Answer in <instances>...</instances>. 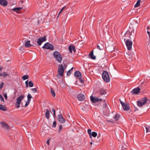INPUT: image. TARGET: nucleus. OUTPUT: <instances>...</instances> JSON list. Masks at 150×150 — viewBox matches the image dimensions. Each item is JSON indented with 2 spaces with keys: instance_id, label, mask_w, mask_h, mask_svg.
<instances>
[{
  "instance_id": "obj_27",
  "label": "nucleus",
  "mask_w": 150,
  "mask_h": 150,
  "mask_svg": "<svg viewBox=\"0 0 150 150\" xmlns=\"http://www.w3.org/2000/svg\"><path fill=\"white\" fill-rule=\"evenodd\" d=\"M141 2V0H137V1L136 3L134 5L135 7H138L140 6V2Z\"/></svg>"
},
{
  "instance_id": "obj_30",
  "label": "nucleus",
  "mask_w": 150,
  "mask_h": 150,
  "mask_svg": "<svg viewBox=\"0 0 150 150\" xmlns=\"http://www.w3.org/2000/svg\"><path fill=\"white\" fill-rule=\"evenodd\" d=\"M119 115L117 114H116L114 116L113 118L115 119V120H117L119 119Z\"/></svg>"
},
{
  "instance_id": "obj_9",
  "label": "nucleus",
  "mask_w": 150,
  "mask_h": 150,
  "mask_svg": "<svg viewBox=\"0 0 150 150\" xmlns=\"http://www.w3.org/2000/svg\"><path fill=\"white\" fill-rule=\"evenodd\" d=\"M57 118L58 121L61 123H64L65 122V119L61 115H58L57 117Z\"/></svg>"
},
{
  "instance_id": "obj_7",
  "label": "nucleus",
  "mask_w": 150,
  "mask_h": 150,
  "mask_svg": "<svg viewBox=\"0 0 150 150\" xmlns=\"http://www.w3.org/2000/svg\"><path fill=\"white\" fill-rule=\"evenodd\" d=\"M25 6L24 5H21V7H17L16 8H14L12 9L11 10L12 11H13L14 12H16L17 13H20V11L22 9L23 7Z\"/></svg>"
},
{
  "instance_id": "obj_1",
  "label": "nucleus",
  "mask_w": 150,
  "mask_h": 150,
  "mask_svg": "<svg viewBox=\"0 0 150 150\" xmlns=\"http://www.w3.org/2000/svg\"><path fill=\"white\" fill-rule=\"evenodd\" d=\"M53 55L57 61L59 63H61L62 57L60 53L57 51H55L53 53Z\"/></svg>"
},
{
  "instance_id": "obj_59",
  "label": "nucleus",
  "mask_w": 150,
  "mask_h": 150,
  "mask_svg": "<svg viewBox=\"0 0 150 150\" xmlns=\"http://www.w3.org/2000/svg\"><path fill=\"white\" fill-rule=\"evenodd\" d=\"M64 67H66L67 66V65L66 64H64Z\"/></svg>"
},
{
  "instance_id": "obj_12",
  "label": "nucleus",
  "mask_w": 150,
  "mask_h": 150,
  "mask_svg": "<svg viewBox=\"0 0 150 150\" xmlns=\"http://www.w3.org/2000/svg\"><path fill=\"white\" fill-rule=\"evenodd\" d=\"M77 98L79 100L83 101L85 99V96L83 94L80 93L78 95Z\"/></svg>"
},
{
  "instance_id": "obj_38",
  "label": "nucleus",
  "mask_w": 150,
  "mask_h": 150,
  "mask_svg": "<svg viewBox=\"0 0 150 150\" xmlns=\"http://www.w3.org/2000/svg\"><path fill=\"white\" fill-rule=\"evenodd\" d=\"M57 125V122L56 121H54L53 122L52 127L55 128L56 127Z\"/></svg>"
},
{
  "instance_id": "obj_43",
  "label": "nucleus",
  "mask_w": 150,
  "mask_h": 150,
  "mask_svg": "<svg viewBox=\"0 0 150 150\" xmlns=\"http://www.w3.org/2000/svg\"><path fill=\"white\" fill-rule=\"evenodd\" d=\"M81 77H80L79 78V79L80 80V83H84V81L81 79Z\"/></svg>"
},
{
  "instance_id": "obj_46",
  "label": "nucleus",
  "mask_w": 150,
  "mask_h": 150,
  "mask_svg": "<svg viewBox=\"0 0 150 150\" xmlns=\"http://www.w3.org/2000/svg\"><path fill=\"white\" fill-rule=\"evenodd\" d=\"M4 85V83L3 82L2 83L0 84V89H1L3 87Z\"/></svg>"
},
{
  "instance_id": "obj_51",
  "label": "nucleus",
  "mask_w": 150,
  "mask_h": 150,
  "mask_svg": "<svg viewBox=\"0 0 150 150\" xmlns=\"http://www.w3.org/2000/svg\"><path fill=\"white\" fill-rule=\"evenodd\" d=\"M120 103L121 104L122 106L125 103H124L122 101H121V100H120Z\"/></svg>"
},
{
  "instance_id": "obj_17",
  "label": "nucleus",
  "mask_w": 150,
  "mask_h": 150,
  "mask_svg": "<svg viewBox=\"0 0 150 150\" xmlns=\"http://www.w3.org/2000/svg\"><path fill=\"white\" fill-rule=\"evenodd\" d=\"M69 50L70 53H71L73 50L74 52H76L75 47L72 45H70L69 47Z\"/></svg>"
},
{
  "instance_id": "obj_29",
  "label": "nucleus",
  "mask_w": 150,
  "mask_h": 150,
  "mask_svg": "<svg viewBox=\"0 0 150 150\" xmlns=\"http://www.w3.org/2000/svg\"><path fill=\"white\" fill-rule=\"evenodd\" d=\"M51 92L53 97L55 96V93L54 90L52 88H51Z\"/></svg>"
},
{
  "instance_id": "obj_40",
  "label": "nucleus",
  "mask_w": 150,
  "mask_h": 150,
  "mask_svg": "<svg viewBox=\"0 0 150 150\" xmlns=\"http://www.w3.org/2000/svg\"><path fill=\"white\" fill-rule=\"evenodd\" d=\"M30 101H28V100H27V101L26 102V103L25 105V107H26L30 103Z\"/></svg>"
},
{
  "instance_id": "obj_24",
  "label": "nucleus",
  "mask_w": 150,
  "mask_h": 150,
  "mask_svg": "<svg viewBox=\"0 0 150 150\" xmlns=\"http://www.w3.org/2000/svg\"><path fill=\"white\" fill-rule=\"evenodd\" d=\"M130 31L129 30H127L125 33V37L129 36V38L131 39V38L130 37Z\"/></svg>"
},
{
  "instance_id": "obj_3",
  "label": "nucleus",
  "mask_w": 150,
  "mask_h": 150,
  "mask_svg": "<svg viewBox=\"0 0 150 150\" xmlns=\"http://www.w3.org/2000/svg\"><path fill=\"white\" fill-rule=\"evenodd\" d=\"M65 68H64L62 64L59 65L58 66V73L59 75L62 76L63 75L64 72Z\"/></svg>"
},
{
  "instance_id": "obj_58",
  "label": "nucleus",
  "mask_w": 150,
  "mask_h": 150,
  "mask_svg": "<svg viewBox=\"0 0 150 150\" xmlns=\"http://www.w3.org/2000/svg\"><path fill=\"white\" fill-rule=\"evenodd\" d=\"M150 29V28L149 27H147L146 28V29L147 30H149Z\"/></svg>"
},
{
  "instance_id": "obj_21",
  "label": "nucleus",
  "mask_w": 150,
  "mask_h": 150,
  "mask_svg": "<svg viewBox=\"0 0 150 150\" xmlns=\"http://www.w3.org/2000/svg\"><path fill=\"white\" fill-rule=\"evenodd\" d=\"M30 42L29 40L25 42V45L26 47H29L33 46L32 45L30 44Z\"/></svg>"
},
{
  "instance_id": "obj_53",
  "label": "nucleus",
  "mask_w": 150,
  "mask_h": 150,
  "mask_svg": "<svg viewBox=\"0 0 150 150\" xmlns=\"http://www.w3.org/2000/svg\"><path fill=\"white\" fill-rule=\"evenodd\" d=\"M131 33H132L133 34H134V29L132 30L131 31Z\"/></svg>"
},
{
  "instance_id": "obj_36",
  "label": "nucleus",
  "mask_w": 150,
  "mask_h": 150,
  "mask_svg": "<svg viewBox=\"0 0 150 150\" xmlns=\"http://www.w3.org/2000/svg\"><path fill=\"white\" fill-rule=\"evenodd\" d=\"M88 132L90 138H91V130L90 129H88Z\"/></svg>"
},
{
  "instance_id": "obj_61",
  "label": "nucleus",
  "mask_w": 150,
  "mask_h": 150,
  "mask_svg": "<svg viewBox=\"0 0 150 150\" xmlns=\"http://www.w3.org/2000/svg\"><path fill=\"white\" fill-rule=\"evenodd\" d=\"M26 87H28V84H26Z\"/></svg>"
},
{
  "instance_id": "obj_8",
  "label": "nucleus",
  "mask_w": 150,
  "mask_h": 150,
  "mask_svg": "<svg viewBox=\"0 0 150 150\" xmlns=\"http://www.w3.org/2000/svg\"><path fill=\"white\" fill-rule=\"evenodd\" d=\"M99 95H103L106 94L107 93V91L106 89L103 88L100 89L98 92Z\"/></svg>"
},
{
  "instance_id": "obj_10",
  "label": "nucleus",
  "mask_w": 150,
  "mask_h": 150,
  "mask_svg": "<svg viewBox=\"0 0 150 150\" xmlns=\"http://www.w3.org/2000/svg\"><path fill=\"white\" fill-rule=\"evenodd\" d=\"M140 91V89L139 87H137L133 89L131 93L133 94H137L139 93Z\"/></svg>"
},
{
  "instance_id": "obj_16",
  "label": "nucleus",
  "mask_w": 150,
  "mask_h": 150,
  "mask_svg": "<svg viewBox=\"0 0 150 150\" xmlns=\"http://www.w3.org/2000/svg\"><path fill=\"white\" fill-rule=\"evenodd\" d=\"M8 2L6 0H0V5L3 6H5L7 5Z\"/></svg>"
},
{
  "instance_id": "obj_6",
  "label": "nucleus",
  "mask_w": 150,
  "mask_h": 150,
  "mask_svg": "<svg viewBox=\"0 0 150 150\" xmlns=\"http://www.w3.org/2000/svg\"><path fill=\"white\" fill-rule=\"evenodd\" d=\"M46 37L45 36H44V37H40V38H39L38 40L37 41V43H38V44L39 45H40L44 41H46Z\"/></svg>"
},
{
  "instance_id": "obj_37",
  "label": "nucleus",
  "mask_w": 150,
  "mask_h": 150,
  "mask_svg": "<svg viewBox=\"0 0 150 150\" xmlns=\"http://www.w3.org/2000/svg\"><path fill=\"white\" fill-rule=\"evenodd\" d=\"M146 133L150 132V127H146Z\"/></svg>"
},
{
  "instance_id": "obj_28",
  "label": "nucleus",
  "mask_w": 150,
  "mask_h": 150,
  "mask_svg": "<svg viewBox=\"0 0 150 150\" xmlns=\"http://www.w3.org/2000/svg\"><path fill=\"white\" fill-rule=\"evenodd\" d=\"M73 69V67H72L67 71V76H69L71 75Z\"/></svg>"
},
{
  "instance_id": "obj_31",
  "label": "nucleus",
  "mask_w": 150,
  "mask_h": 150,
  "mask_svg": "<svg viewBox=\"0 0 150 150\" xmlns=\"http://www.w3.org/2000/svg\"><path fill=\"white\" fill-rule=\"evenodd\" d=\"M97 134L96 132H92L91 134V136L95 137L97 136Z\"/></svg>"
},
{
  "instance_id": "obj_62",
  "label": "nucleus",
  "mask_w": 150,
  "mask_h": 150,
  "mask_svg": "<svg viewBox=\"0 0 150 150\" xmlns=\"http://www.w3.org/2000/svg\"><path fill=\"white\" fill-rule=\"evenodd\" d=\"M90 144H91V145H92V144H93L92 142H90Z\"/></svg>"
},
{
  "instance_id": "obj_15",
  "label": "nucleus",
  "mask_w": 150,
  "mask_h": 150,
  "mask_svg": "<svg viewBox=\"0 0 150 150\" xmlns=\"http://www.w3.org/2000/svg\"><path fill=\"white\" fill-rule=\"evenodd\" d=\"M0 124L1 125L2 127L6 129H9V128L10 126L4 122H0Z\"/></svg>"
},
{
  "instance_id": "obj_45",
  "label": "nucleus",
  "mask_w": 150,
  "mask_h": 150,
  "mask_svg": "<svg viewBox=\"0 0 150 150\" xmlns=\"http://www.w3.org/2000/svg\"><path fill=\"white\" fill-rule=\"evenodd\" d=\"M8 75V74H7L5 72H3V76L4 77Z\"/></svg>"
},
{
  "instance_id": "obj_54",
  "label": "nucleus",
  "mask_w": 150,
  "mask_h": 150,
  "mask_svg": "<svg viewBox=\"0 0 150 150\" xmlns=\"http://www.w3.org/2000/svg\"><path fill=\"white\" fill-rule=\"evenodd\" d=\"M25 83L26 84H28V80H27L26 81H25Z\"/></svg>"
},
{
  "instance_id": "obj_55",
  "label": "nucleus",
  "mask_w": 150,
  "mask_h": 150,
  "mask_svg": "<svg viewBox=\"0 0 150 150\" xmlns=\"http://www.w3.org/2000/svg\"><path fill=\"white\" fill-rule=\"evenodd\" d=\"M147 32L148 34L149 35H150V32L149 31H147Z\"/></svg>"
},
{
  "instance_id": "obj_2",
  "label": "nucleus",
  "mask_w": 150,
  "mask_h": 150,
  "mask_svg": "<svg viewBox=\"0 0 150 150\" xmlns=\"http://www.w3.org/2000/svg\"><path fill=\"white\" fill-rule=\"evenodd\" d=\"M102 77L103 80L106 82H109L110 78L108 72L106 71H103L102 74Z\"/></svg>"
},
{
  "instance_id": "obj_18",
  "label": "nucleus",
  "mask_w": 150,
  "mask_h": 150,
  "mask_svg": "<svg viewBox=\"0 0 150 150\" xmlns=\"http://www.w3.org/2000/svg\"><path fill=\"white\" fill-rule=\"evenodd\" d=\"M25 96L23 95H22L18 97L16 99V102L18 103H21V100L24 98Z\"/></svg>"
},
{
  "instance_id": "obj_50",
  "label": "nucleus",
  "mask_w": 150,
  "mask_h": 150,
  "mask_svg": "<svg viewBox=\"0 0 150 150\" xmlns=\"http://www.w3.org/2000/svg\"><path fill=\"white\" fill-rule=\"evenodd\" d=\"M3 67H0V71L2 70L3 69ZM3 76V74L0 73V76Z\"/></svg>"
},
{
  "instance_id": "obj_64",
  "label": "nucleus",
  "mask_w": 150,
  "mask_h": 150,
  "mask_svg": "<svg viewBox=\"0 0 150 150\" xmlns=\"http://www.w3.org/2000/svg\"><path fill=\"white\" fill-rule=\"evenodd\" d=\"M125 39H125H125H124V40L125 41Z\"/></svg>"
},
{
  "instance_id": "obj_34",
  "label": "nucleus",
  "mask_w": 150,
  "mask_h": 150,
  "mask_svg": "<svg viewBox=\"0 0 150 150\" xmlns=\"http://www.w3.org/2000/svg\"><path fill=\"white\" fill-rule=\"evenodd\" d=\"M28 85L30 87H31L33 86V84L31 81H30L28 82Z\"/></svg>"
},
{
  "instance_id": "obj_25",
  "label": "nucleus",
  "mask_w": 150,
  "mask_h": 150,
  "mask_svg": "<svg viewBox=\"0 0 150 150\" xmlns=\"http://www.w3.org/2000/svg\"><path fill=\"white\" fill-rule=\"evenodd\" d=\"M0 110L3 111H6L7 110L5 106L1 104H0Z\"/></svg>"
},
{
  "instance_id": "obj_56",
  "label": "nucleus",
  "mask_w": 150,
  "mask_h": 150,
  "mask_svg": "<svg viewBox=\"0 0 150 150\" xmlns=\"http://www.w3.org/2000/svg\"><path fill=\"white\" fill-rule=\"evenodd\" d=\"M122 148H123V149H121V150H125V149H126V148H125L124 149L123 148V146H122Z\"/></svg>"
},
{
  "instance_id": "obj_35",
  "label": "nucleus",
  "mask_w": 150,
  "mask_h": 150,
  "mask_svg": "<svg viewBox=\"0 0 150 150\" xmlns=\"http://www.w3.org/2000/svg\"><path fill=\"white\" fill-rule=\"evenodd\" d=\"M21 103H17V102H16L15 103V107L16 108H18L20 107V105Z\"/></svg>"
},
{
  "instance_id": "obj_41",
  "label": "nucleus",
  "mask_w": 150,
  "mask_h": 150,
  "mask_svg": "<svg viewBox=\"0 0 150 150\" xmlns=\"http://www.w3.org/2000/svg\"><path fill=\"white\" fill-rule=\"evenodd\" d=\"M31 90L33 91L34 93H35L37 92V90L36 88H32Z\"/></svg>"
},
{
  "instance_id": "obj_13",
  "label": "nucleus",
  "mask_w": 150,
  "mask_h": 150,
  "mask_svg": "<svg viewBox=\"0 0 150 150\" xmlns=\"http://www.w3.org/2000/svg\"><path fill=\"white\" fill-rule=\"evenodd\" d=\"M123 110L125 111H128L130 110V107L129 104L125 103L122 105Z\"/></svg>"
},
{
  "instance_id": "obj_4",
  "label": "nucleus",
  "mask_w": 150,
  "mask_h": 150,
  "mask_svg": "<svg viewBox=\"0 0 150 150\" xmlns=\"http://www.w3.org/2000/svg\"><path fill=\"white\" fill-rule=\"evenodd\" d=\"M42 48L52 50L54 49V47L53 45L49 42H47L45 44Z\"/></svg>"
},
{
  "instance_id": "obj_63",
  "label": "nucleus",
  "mask_w": 150,
  "mask_h": 150,
  "mask_svg": "<svg viewBox=\"0 0 150 150\" xmlns=\"http://www.w3.org/2000/svg\"><path fill=\"white\" fill-rule=\"evenodd\" d=\"M149 39H150V35H149Z\"/></svg>"
},
{
  "instance_id": "obj_23",
  "label": "nucleus",
  "mask_w": 150,
  "mask_h": 150,
  "mask_svg": "<svg viewBox=\"0 0 150 150\" xmlns=\"http://www.w3.org/2000/svg\"><path fill=\"white\" fill-rule=\"evenodd\" d=\"M97 48L98 49L101 50H103L104 49V47L101 44L99 43L97 45Z\"/></svg>"
},
{
  "instance_id": "obj_22",
  "label": "nucleus",
  "mask_w": 150,
  "mask_h": 150,
  "mask_svg": "<svg viewBox=\"0 0 150 150\" xmlns=\"http://www.w3.org/2000/svg\"><path fill=\"white\" fill-rule=\"evenodd\" d=\"M89 56L91 59H96V56L93 55V51L90 52L89 54Z\"/></svg>"
},
{
  "instance_id": "obj_20",
  "label": "nucleus",
  "mask_w": 150,
  "mask_h": 150,
  "mask_svg": "<svg viewBox=\"0 0 150 150\" xmlns=\"http://www.w3.org/2000/svg\"><path fill=\"white\" fill-rule=\"evenodd\" d=\"M148 100V98L146 97H144V98H142L140 101L143 103V104L145 105Z\"/></svg>"
},
{
  "instance_id": "obj_49",
  "label": "nucleus",
  "mask_w": 150,
  "mask_h": 150,
  "mask_svg": "<svg viewBox=\"0 0 150 150\" xmlns=\"http://www.w3.org/2000/svg\"><path fill=\"white\" fill-rule=\"evenodd\" d=\"M62 127L61 125H60L59 127V132H60V130L62 129Z\"/></svg>"
},
{
  "instance_id": "obj_47",
  "label": "nucleus",
  "mask_w": 150,
  "mask_h": 150,
  "mask_svg": "<svg viewBox=\"0 0 150 150\" xmlns=\"http://www.w3.org/2000/svg\"><path fill=\"white\" fill-rule=\"evenodd\" d=\"M52 111L53 112V116L55 117V110L54 109L52 110Z\"/></svg>"
},
{
  "instance_id": "obj_14",
  "label": "nucleus",
  "mask_w": 150,
  "mask_h": 150,
  "mask_svg": "<svg viewBox=\"0 0 150 150\" xmlns=\"http://www.w3.org/2000/svg\"><path fill=\"white\" fill-rule=\"evenodd\" d=\"M74 75L75 77L77 79H79L81 77V74L80 72L79 71H76L74 72Z\"/></svg>"
},
{
  "instance_id": "obj_60",
  "label": "nucleus",
  "mask_w": 150,
  "mask_h": 150,
  "mask_svg": "<svg viewBox=\"0 0 150 150\" xmlns=\"http://www.w3.org/2000/svg\"><path fill=\"white\" fill-rule=\"evenodd\" d=\"M132 33H131V32H130V35H132Z\"/></svg>"
},
{
  "instance_id": "obj_33",
  "label": "nucleus",
  "mask_w": 150,
  "mask_h": 150,
  "mask_svg": "<svg viewBox=\"0 0 150 150\" xmlns=\"http://www.w3.org/2000/svg\"><path fill=\"white\" fill-rule=\"evenodd\" d=\"M28 78V75H25L22 77V79L23 80H25L27 79Z\"/></svg>"
},
{
  "instance_id": "obj_42",
  "label": "nucleus",
  "mask_w": 150,
  "mask_h": 150,
  "mask_svg": "<svg viewBox=\"0 0 150 150\" xmlns=\"http://www.w3.org/2000/svg\"><path fill=\"white\" fill-rule=\"evenodd\" d=\"M23 1H22V0H21L20 1V2H19V6H21V5H23Z\"/></svg>"
},
{
  "instance_id": "obj_52",
  "label": "nucleus",
  "mask_w": 150,
  "mask_h": 150,
  "mask_svg": "<svg viewBox=\"0 0 150 150\" xmlns=\"http://www.w3.org/2000/svg\"><path fill=\"white\" fill-rule=\"evenodd\" d=\"M50 140V139H48L47 140V144L48 145H49V144H50V142H49Z\"/></svg>"
},
{
  "instance_id": "obj_11",
  "label": "nucleus",
  "mask_w": 150,
  "mask_h": 150,
  "mask_svg": "<svg viewBox=\"0 0 150 150\" xmlns=\"http://www.w3.org/2000/svg\"><path fill=\"white\" fill-rule=\"evenodd\" d=\"M91 100L93 102V103H95L96 102H97L98 101H100L102 100V99H101L98 98H94L92 96H91Z\"/></svg>"
},
{
  "instance_id": "obj_44",
  "label": "nucleus",
  "mask_w": 150,
  "mask_h": 150,
  "mask_svg": "<svg viewBox=\"0 0 150 150\" xmlns=\"http://www.w3.org/2000/svg\"><path fill=\"white\" fill-rule=\"evenodd\" d=\"M0 98L1 101L3 102H4V98L1 94L0 95Z\"/></svg>"
},
{
  "instance_id": "obj_48",
  "label": "nucleus",
  "mask_w": 150,
  "mask_h": 150,
  "mask_svg": "<svg viewBox=\"0 0 150 150\" xmlns=\"http://www.w3.org/2000/svg\"><path fill=\"white\" fill-rule=\"evenodd\" d=\"M4 96L6 99H7V94L6 93H5L4 94Z\"/></svg>"
},
{
  "instance_id": "obj_26",
  "label": "nucleus",
  "mask_w": 150,
  "mask_h": 150,
  "mask_svg": "<svg viewBox=\"0 0 150 150\" xmlns=\"http://www.w3.org/2000/svg\"><path fill=\"white\" fill-rule=\"evenodd\" d=\"M137 105L139 107H141L144 105L140 100H138L137 101Z\"/></svg>"
},
{
  "instance_id": "obj_57",
  "label": "nucleus",
  "mask_w": 150,
  "mask_h": 150,
  "mask_svg": "<svg viewBox=\"0 0 150 150\" xmlns=\"http://www.w3.org/2000/svg\"><path fill=\"white\" fill-rule=\"evenodd\" d=\"M104 107L105 108H106V107H107V105L106 104H105L104 105Z\"/></svg>"
},
{
  "instance_id": "obj_32",
  "label": "nucleus",
  "mask_w": 150,
  "mask_h": 150,
  "mask_svg": "<svg viewBox=\"0 0 150 150\" xmlns=\"http://www.w3.org/2000/svg\"><path fill=\"white\" fill-rule=\"evenodd\" d=\"M28 100V101H30L31 98H32V96L30 94L28 93L27 96Z\"/></svg>"
},
{
  "instance_id": "obj_39",
  "label": "nucleus",
  "mask_w": 150,
  "mask_h": 150,
  "mask_svg": "<svg viewBox=\"0 0 150 150\" xmlns=\"http://www.w3.org/2000/svg\"><path fill=\"white\" fill-rule=\"evenodd\" d=\"M66 8V6H64L63 7L61 10L60 11L59 13H58V16H59V15L60 14V13L62 12Z\"/></svg>"
},
{
  "instance_id": "obj_5",
  "label": "nucleus",
  "mask_w": 150,
  "mask_h": 150,
  "mask_svg": "<svg viewBox=\"0 0 150 150\" xmlns=\"http://www.w3.org/2000/svg\"><path fill=\"white\" fill-rule=\"evenodd\" d=\"M125 44L128 50H130L132 48V42L129 39H127L125 42Z\"/></svg>"
},
{
  "instance_id": "obj_19",
  "label": "nucleus",
  "mask_w": 150,
  "mask_h": 150,
  "mask_svg": "<svg viewBox=\"0 0 150 150\" xmlns=\"http://www.w3.org/2000/svg\"><path fill=\"white\" fill-rule=\"evenodd\" d=\"M46 112L45 114V117L47 119H49L50 118V112H51L50 111L47 109L46 110Z\"/></svg>"
}]
</instances>
